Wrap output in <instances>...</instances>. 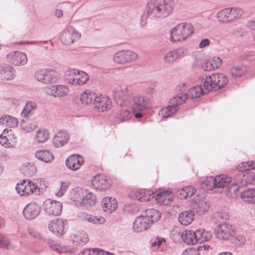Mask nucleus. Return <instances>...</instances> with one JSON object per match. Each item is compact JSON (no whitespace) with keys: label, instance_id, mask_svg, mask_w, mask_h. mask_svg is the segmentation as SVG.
I'll return each mask as SVG.
<instances>
[{"label":"nucleus","instance_id":"1","mask_svg":"<svg viewBox=\"0 0 255 255\" xmlns=\"http://www.w3.org/2000/svg\"><path fill=\"white\" fill-rule=\"evenodd\" d=\"M174 7L173 0H148L146 6L147 16L141 15V23L146 24L147 16L154 19L167 17L173 11Z\"/></svg>","mask_w":255,"mask_h":255},{"label":"nucleus","instance_id":"2","mask_svg":"<svg viewBox=\"0 0 255 255\" xmlns=\"http://www.w3.org/2000/svg\"><path fill=\"white\" fill-rule=\"evenodd\" d=\"M160 217V213L157 210L146 209L135 219L133 224V229L136 232L146 230L152 223L158 221Z\"/></svg>","mask_w":255,"mask_h":255},{"label":"nucleus","instance_id":"3","mask_svg":"<svg viewBox=\"0 0 255 255\" xmlns=\"http://www.w3.org/2000/svg\"><path fill=\"white\" fill-rule=\"evenodd\" d=\"M234 181V179L232 180L230 176L220 175L215 177L213 176L208 177L205 184L208 190H212L215 188H221L226 187L229 189L230 192H233L237 194L236 192L239 189L236 187V184H233Z\"/></svg>","mask_w":255,"mask_h":255},{"label":"nucleus","instance_id":"4","mask_svg":"<svg viewBox=\"0 0 255 255\" xmlns=\"http://www.w3.org/2000/svg\"><path fill=\"white\" fill-rule=\"evenodd\" d=\"M194 31L193 25L187 22L179 23L170 32V40L172 42L183 41L190 37Z\"/></svg>","mask_w":255,"mask_h":255},{"label":"nucleus","instance_id":"5","mask_svg":"<svg viewBox=\"0 0 255 255\" xmlns=\"http://www.w3.org/2000/svg\"><path fill=\"white\" fill-rule=\"evenodd\" d=\"M228 83L226 75L222 73L214 74L203 79V86L207 91H217Z\"/></svg>","mask_w":255,"mask_h":255},{"label":"nucleus","instance_id":"6","mask_svg":"<svg viewBox=\"0 0 255 255\" xmlns=\"http://www.w3.org/2000/svg\"><path fill=\"white\" fill-rule=\"evenodd\" d=\"M243 9L237 7H227L219 10L216 15L219 22L227 24L239 19L244 14Z\"/></svg>","mask_w":255,"mask_h":255},{"label":"nucleus","instance_id":"7","mask_svg":"<svg viewBox=\"0 0 255 255\" xmlns=\"http://www.w3.org/2000/svg\"><path fill=\"white\" fill-rule=\"evenodd\" d=\"M36 108V104L33 102H27L25 107L21 112V116L26 118L23 120L20 123L21 127L23 130L29 132L37 127V123L34 122L31 124L30 123V117L33 114V110Z\"/></svg>","mask_w":255,"mask_h":255},{"label":"nucleus","instance_id":"8","mask_svg":"<svg viewBox=\"0 0 255 255\" xmlns=\"http://www.w3.org/2000/svg\"><path fill=\"white\" fill-rule=\"evenodd\" d=\"M187 96L185 95L184 97H179L176 96L171 99L170 101V105L168 107H166L160 110L159 111V115L162 117L168 118L176 113L179 109V105H181L182 103L186 101Z\"/></svg>","mask_w":255,"mask_h":255},{"label":"nucleus","instance_id":"9","mask_svg":"<svg viewBox=\"0 0 255 255\" xmlns=\"http://www.w3.org/2000/svg\"><path fill=\"white\" fill-rule=\"evenodd\" d=\"M215 232L217 237L220 240H231L236 235L233 227L227 223L218 225L215 229Z\"/></svg>","mask_w":255,"mask_h":255},{"label":"nucleus","instance_id":"10","mask_svg":"<svg viewBox=\"0 0 255 255\" xmlns=\"http://www.w3.org/2000/svg\"><path fill=\"white\" fill-rule=\"evenodd\" d=\"M15 189L21 196H28L34 192L36 194H40V189H37V185L28 179H24L21 183H17Z\"/></svg>","mask_w":255,"mask_h":255},{"label":"nucleus","instance_id":"11","mask_svg":"<svg viewBox=\"0 0 255 255\" xmlns=\"http://www.w3.org/2000/svg\"><path fill=\"white\" fill-rule=\"evenodd\" d=\"M34 76L37 81L45 84L56 82L58 79L57 72L51 69L38 70L35 72Z\"/></svg>","mask_w":255,"mask_h":255},{"label":"nucleus","instance_id":"12","mask_svg":"<svg viewBox=\"0 0 255 255\" xmlns=\"http://www.w3.org/2000/svg\"><path fill=\"white\" fill-rule=\"evenodd\" d=\"M138 58V56L136 53L129 50L119 51L113 56L114 62L121 64L130 63Z\"/></svg>","mask_w":255,"mask_h":255},{"label":"nucleus","instance_id":"13","mask_svg":"<svg viewBox=\"0 0 255 255\" xmlns=\"http://www.w3.org/2000/svg\"><path fill=\"white\" fill-rule=\"evenodd\" d=\"M81 37V33L72 26H67L62 31L60 40L65 45H70Z\"/></svg>","mask_w":255,"mask_h":255},{"label":"nucleus","instance_id":"14","mask_svg":"<svg viewBox=\"0 0 255 255\" xmlns=\"http://www.w3.org/2000/svg\"><path fill=\"white\" fill-rule=\"evenodd\" d=\"M151 107L149 98L142 96H136L133 98L132 111L142 112Z\"/></svg>","mask_w":255,"mask_h":255},{"label":"nucleus","instance_id":"15","mask_svg":"<svg viewBox=\"0 0 255 255\" xmlns=\"http://www.w3.org/2000/svg\"><path fill=\"white\" fill-rule=\"evenodd\" d=\"M92 186L97 190L105 191L111 186L109 178L103 174H97L92 179Z\"/></svg>","mask_w":255,"mask_h":255},{"label":"nucleus","instance_id":"16","mask_svg":"<svg viewBox=\"0 0 255 255\" xmlns=\"http://www.w3.org/2000/svg\"><path fill=\"white\" fill-rule=\"evenodd\" d=\"M46 94L54 97H62L69 93L68 87L65 85H53L45 88Z\"/></svg>","mask_w":255,"mask_h":255},{"label":"nucleus","instance_id":"17","mask_svg":"<svg viewBox=\"0 0 255 255\" xmlns=\"http://www.w3.org/2000/svg\"><path fill=\"white\" fill-rule=\"evenodd\" d=\"M7 61L17 66L24 65L27 62L26 55L21 51L10 52L6 55Z\"/></svg>","mask_w":255,"mask_h":255},{"label":"nucleus","instance_id":"18","mask_svg":"<svg viewBox=\"0 0 255 255\" xmlns=\"http://www.w3.org/2000/svg\"><path fill=\"white\" fill-rule=\"evenodd\" d=\"M112 95L118 104L123 106L125 104V101L129 96V94L127 87H117L113 90Z\"/></svg>","mask_w":255,"mask_h":255},{"label":"nucleus","instance_id":"19","mask_svg":"<svg viewBox=\"0 0 255 255\" xmlns=\"http://www.w3.org/2000/svg\"><path fill=\"white\" fill-rule=\"evenodd\" d=\"M234 180L233 184H236V187L237 186L238 188L241 186H246L248 184H255V174L253 172L245 175L240 173L236 176Z\"/></svg>","mask_w":255,"mask_h":255},{"label":"nucleus","instance_id":"20","mask_svg":"<svg viewBox=\"0 0 255 255\" xmlns=\"http://www.w3.org/2000/svg\"><path fill=\"white\" fill-rule=\"evenodd\" d=\"M67 221L62 219H57L50 221L48 224L49 230L57 236L63 235L65 233Z\"/></svg>","mask_w":255,"mask_h":255},{"label":"nucleus","instance_id":"21","mask_svg":"<svg viewBox=\"0 0 255 255\" xmlns=\"http://www.w3.org/2000/svg\"><path fill=\"white\" fill-rule=\"evenodd\" d=\"M41 207L38 204L33 202L27 204L23 210L24 217L28 220L35 219L40 214Z\"/></svg>","mask_w":255,"mask_h":255},{"label":"nucleus","instance_id":"22","mask_svg":"<svg viewBox=\"0 0 255 255\" xmlns=\"http://www.w3.org/2000/svg\"><path fill=\"white\" fill-rule=\"evenodd\" d=\"M44 208L49 214L58 216L61 214L62 204L61 202L56 201L47 200L44 203Z\"/></svg>","mask_w":255,"mask_h":255},{"label":"nucleus","instance_id":"23","mask_svg":"<svg viewBox=\"0 0 255 255\" xmlns=\"http://www.w3.org/2000/svg\"><path fill=\"white\" fill-rule=\"evenodd\" d=\"M187 50L183 47H179L167 52L164 57L166 63H170L176 59L183 57L187 54Z\"/></svg>","mask_w":255,"mask_h":255},{"label":"nucleus","instance_id":"24","mask_svg":"<svg viewBox=\"0 0 255 255\" xmlns=\"http://www.w3.org/2000/svg\"><path fill=\"white\" fill-rule=\"evenodd\" d=\"M93 105L99 111L103 112L111 108L112 102L108 97L101 95L96 97L93 101Z\"/></svg>","mask_w":255,"mask_h":255},{"label":"nucleus","instance_id":"25","mask_svg":"<svg viewBox=\"0 0 255 255\" xmlns=\"http://www.w3.org/2000/svg\"><path fill=\"white\" fill-rule=\"evenodd\" d=\"M83 163V157L78 154L70 155L66 160V165L67 168L73 171L78 170Z\"/></svg>","mask_w":255,"mask_h":255},{"label":"nucleus","instance_id":"26","mask_svg":"<svg viewBox=\"0 0 255 255\" xmlns=\"http://www.w3.org/2000/svg\"><path fill=\"white\" fill-rule=\"evenodd\" d=\"M70 239L75 246H82L89 241L88 235L83 231H78L70 236Z\"/></svg>","mask_w":255,"mask_h":255},{"label":"nucleus","instance_id":"27","mask_svg":"<svg viewBox=\"0 0 255 255\" xmlns=\"http://www.w3.org/2000/svg\"><path fill=\"white\" fill-rule=\"evenodd\" d=\"M204 88H205L204 87ZM209 91H207L205 89H203L202 85H197L190 89L187 94H185L181 97L186 96V100L188 98L191 99H196L201 96L208 93Z\"/></svg>","mask_w":255,"mask_h":255},{"label":"nucleus","instance_id":"28","mask_svg":"<svg viewBox=\"0 0 255 255\" xmlns=\"http://www.w3.org/2000/svg\"><path fill=\"white\" fill-rule=\"evenodd\" d=\"M102 205L104 211L109 213L115 211L118 207L116 199L111 197L104 198L102 200Z\"/></svg>","mask_w":255,"mask_h":255},{"label":"nucleus","instance_id":"29","mask_svg":"<svg viewBox=\"0 0 255 255\" xmlns=\"http://www.w3.org/2000/svg\"><path fill=\"white\" fill-rule=\"evenodd\" d=\"M69 134L66 131H60L58 132L53 139V142L55 147L63 146L69 140Z\"/></svg>","mask_w":255,"mask_h":255},{"label":"nucleus","instance_id":"30","mask_svg":"<svg viewBox=\"0 0 255 255\" xmlns=\"http://www.w3.org/2000/svg\"><path fill=\"white\" fill-rule=\"evenodd\" d=\"M196 231L185 230L181 235L182 241L189 245H195L198 242Z\"/></svg>","mask_w":255,"mask_h":255},{"label":"nucleus","instance_id":"31","mask_svg":"<svg viewBox=\"0 0 255 255\" xmlns=\"http://www.w3.org/2000/svg\"><path fill=\"white\" fill-rule=\"evenodd\" d=\"M194 219V213L193 211H186L180 213L178 217L179 222L184 226L191 224Z\"/></svg>","mask_w":255,"mask_h":255},{"label":"nucleus","instance_id":"32","mask_svg":"<svg viewBox=\"0 0 255 255\" xmlns=\"http://www.w3.org/2000/svg\"><path fill=\"white\" fill-rule=\"evenodd\" d=\"M35 155L37 159L45 163L51 162L54 158L53 153L48 150H37Z\"/></svg>","mask_w":255,"mask_h":255},{"label":"nucleus","instance_id":"33","mask_svg":"<svg viewBox=\"0 0 255 255\" xmlns=\"http://www.w3.org/2000/svg\"><path fill=\"white\" fill-rule=\"evenodd\" d=\"M241 198L247 203H255V188H249L242 191Z\"/></svg>","mask_w":255,"mask_h":255},{"label":"nucleus","instance_id":"34","mask_svg":"<svg viewBox=\"0 0 255 255\" xmlns=\"http://www.w3.org/2000/svg\"><path fill=\"white\" fill-rule=\"evenodd\" d=\"M135 198L140 202L150 201L154 198V193L151 191L142 190L138 191L135 194Z\"/></svg>","mask_w":255,"mask_h":255},{"label":"nucleus","instance_id":"35","mask_svg":"<svg viewBox=\"0 0 255 255\" xmlns=\"http://www.w3.org/2000/svg\"><path fill=\"white\" fill-rule=\"evenodd\" d=\"M95 93H92L90 91L86 90L81 94L80 96V100L82 103L85 105H93V101L96 98Z\"/></svg>","mask_w":255,"mask_h":255},{"label":"nucleus","instance_id":"36","mask_svg":"<svg viewBox=\"0 0 255 255\" xmlns=\"http://www.w3.org/2000/svg\"><path fill=\"white\" fill-rule=\"evenodd\" d=\"M0 123L9 128H15L17 126L18 122L16 118L5 115L0 118Z\"/></svg>","mask_w":255,"mask_h":255},{"label":"nucleus","instance_id":"37","mask_svg":"<svg viewBox=\"0 0 255 255\" xmlns=\"http://www.w3.org/2000/svg\"><path fill=\"white\" fill-rule=\"evenodd\" d=\"M76 73L75 84L74 86H81L87 83L89 79V77L86 73L77 69V72Z\"/></svg>","mask_w":255,"mask_h":255},{"label":"nucleus","instance_id":"38","mask_svg":"<svg viewBox=\"0 0 255 255\" xmlns=\"http://www.w3.org/2000/svg\"><path fill=\"white\" fill-rule=\"evenodd\" d=\"M196 236L198 242L202 243L209 241L212 238L211 232L206 231L204 230H197Z\"/></svg>","mask_w":255,"mask_h":255},{"label":"nucleus","instance_id":"39","mask_svg":"<svg viewBox=\"0 0 255 255\" xmlns=\"http://www.w3.org/2000/svg\"><path fill=\"white\" fill-rule=\"evenodd\" d=\"M77 69H70L65 72V77L66 81L72 85H75Z\"/></svg>","mask_w":255,"mask_h":255},{"label":"nucleus","instance_id":"40","mask_svg":"<svg viewBox=\"0 0 255 255\" xmlns=\"http://www.w3.org/2000/svg\"><path fill=\"white\" fill-rule=\"evenodd\" d=\"M179 194L181 196V198H190L196 192V189L192 187V186H186L183 187L181 190H179Z\"/></svg>","mask_w":255,"mask_h":255},{"label":"nucleus","instance_id":"41","mask_svg":"<svg viewBox=\"0 0 255 255\" xmlns=\"http://www.w3.org/2000/svg\"><path fill=\"white\" fill-rule=\"evenodd\" d=\"M171 192L170 191H159V192L154 196L155 200L157 203L160 204H165L166 199L169 197Z\"/></svg>","mask_w":255,"mask_h":255},{"label":"nucleus","instance_id":"42","mask_svg":"<svg viewBox=\"0 0 255 255\" xmlns=\"http://www.w3.org/2000/svg\"><path fill=\"white\" fill-rule=\"evenodd\" d=\"M247 69L245 66H235L231 69V73L232 77L235 79L242 76L246 73Z\"/></svg>","mask_w":255,"mask_h":255},{"label":"nucleus","instance_id":"43","mask_svg":"<svg viewBox=\"0 0 255 255\" xmlns=\"http://www.w3.org/2000/svg\"><path fill=\"white\" fill-rule=\"evenodd\" d=\"M47 244L52 250L57 252L58 253H63L68 251L66 247L62 246L53 240H48Z\"/></svg>","mask_w":255,"mask_h":255},{"label":"nucleus","instance_id":"44","mask_svg":"<svg viewBox=\"0 0 255 255\" xmlns=\"http://www.w3.org/2000/svg\"><path fill=\"white\" fill-rule=\"evenodd\" d=\"M49 137V132L47 130H39L37 131L36 139L39 143L45 142Z\"/></svg>","mask_w":255,"mask_h":255},{"label":"nucleus","instance_id":"45","mask_svg":"<svg viewBox=\"0 0 255 255\" xmlns=\"http://www.w3.org/2000/svg\"><path fill=\"white\" fill-rule=\"evenodd\" d=\"M1 74L7 80H11L14 77V71L11 66L3 68L1 71Z\"/></svg>","mask_w":255,"mask_h":255},{"label":"nucleus","instance_id":"46","mask_svg":"<svg viewBox=\"0 0 255 255\" xmlns=\"http://www.w3.org/2000/svg\"><path fill=\"white\" fill-rule=\"evenodd\" d=\"M96 196L92 193H87L82 200L83 203L87 206H92L96 204Z\"/></svg>","mask_w":255,"mask_h":255},{"label":"nucleus","instance_id":"47","mask_svg":"<svg viewBox=\"0 0 255 255\" xmlns=\"http://www.w3.org/2000/svg\"><path fill=\"white\" fill-rule=\"evenodd\" d=\"M132 116V113L130 110L122 109L118 116V118L122 122L127 121L130 119Z\"/></svg>","mask_w":255,"mask_h":255},{"label":"nucleus","instance_id":"48","mask_svg":"<svg viewBox=\"0 0 255 255\" xmlns=\"http://www.w3.org/2000/svg\"><path fill=\"white\" fill-rule=\"evenodd\" d=\"M0 247L6 249H12L14 248V246L10 243L6 236L0 234Z\"/></svg>","mask_w":255,"mask_h":255},{"label":"nucleus","instance_id":"49","mask_svg":"<svg viewBox=\"0 0 255 255\" xmlns=\"http://www.w3.org/2000/svg\"><path fill=\"white\" fill-rule=\"evenodd\" d=\"M85 219L90 223L95 224H103L105 222V219L103 217H98L97 216L91 215H86Z\"/></svg>","mask_w":255,"mask_h":255},{"label":"nucleus","instance_id":"50","mask_svg":"<svg viewBox=\"0 0 255 255\" xmlns=\"http://www.w3.org/2000/svg\"><path fill=\"white\" fill-rule=\"evenodd\" d=\"M197 206V212L200 214L205 213L210 208V204L205 200L200 201Z\"/></svg>","mask_w":255,"mask_h":255},{"label":"nucleus","instance_id":"51","mask_svg":"<svg viewBox=\"0 0 255 255\" xmlns=\"http://www.w3.org/2000/svg\"><path fill=\"white\" fill-rule=\"evenodd\" d=\"M69 185L70 183L69 182H61L60 188L58 191L56 193V195L58 197H62L68 189Z\"/></svg>","mask_w":255,"mask_h":255},{"label":"nucleus","instance_id":"52","mask_svg":"<svg viewBox=\"0 0 255 255\" xmlns=\"http://www.w3.org/2000/svg\"><path fill=\"white\" fill-rule=\"evenodd\" d=\"M213 62L211 60H207L203 63L201 66V68L204 71H211L214 70L216 69L214 68V66L213 65Z\"/></svg>","mask_w":255,"mask_h":255},{"label":"nucleus","instance_id":"53","mask_svg":"<svg viewBox=\"0 0 255 255\" xmlns=\"http://www.w3.org/2000/svg\"><path fill=\"white\" fill-rule=\"evenodd\" d=\"M200 248H201V247H199L197 249L194 248L186 250L182 253L181 255H200Z\"/></svg>","mask_w":255,"mask_h":255},{"label":"nucleus","instance_id":"54","mask_svg":"<svg viewBox=\"0 0 255 255\" xmlns=\"http://www.w3.org/2000/svg\"><path fill=\"white\" fill-rule=\"evenodd\" d=\"M211 61L213 62V65L214 66V68L216 69L219 68L220 66L221 65L222 60L219 57H214L213 59L211 60Z\"/></svg>","mask_w":255,"mask_h":255},{"label":"nucleus","instance_id":"55","mask_svg":"<svg viewBox=\"0 0 255 255\" xmlns=\"http://www.w3.org/2000/svg\"><path fill=\"white\" fill-rule=\"evenodd\" d=\"M243 164H244L245 169L246 170H250L254 169L255 168V165L254 164L253 161H249L243 163Z\"/></svg>","mask_w":255,"mask_h":255},{"label":"nucleus","instance_id":"56","mask_svg":"<svg viewBox=\"0 0 255 255\" xmlns=\"http://www.w3.org/2000/svg\"><path fill=\"white\" fill-rule=\"evenodd\" d=\"M210 43V41L208 38L203 39L200 42L199 44V47L200 48H202L203 47H205L207 46H208Z\"/></svg>","mask_w":255,"mask_h":255},{"label":"nucleus","instance_id":"57","mask_svg":"<svg viewBox=\"0 0 255 255\" xmlns=\"http://www.w3.org/2000/svg\"><path fill=\"white\" fill-rule=\"evenodd\" d=\"M28 232L29 235L32 237H33L34 238L37 239L39 238V233L34 231V230L29 229L28 230Z\"/></svg>","mask_w":255,"mask_h":255},{"label":"nucleus","instance_id":"58","mask_svg":"<svg viewBox=\"0 0 255 255\" xmlns=\"http://www.w3.org/2000/svg\"><path fill=\"white\" fill-rule=\"evenodd\" d=\"M248 28L255 30V20H251L248 21L247 23Z\"/></svg>","mask_w":255,"mask_h":255},{"label":"nucleus","instance_id":"59","mask_svg":"<svg viewBox=\"0 0 255 255\" xmlns=\"http://www.w3.org/2000/svg\"><path fill=\"white\" fill-rule=\"evenodd\" d=\"M94 249H89L84 250L81 251V253L84 255H95V253H93Z\"/></svg>","mask_w":255,"mask_h":255},{"label":"nucleus","instance_id":"60","mask_svg":"<svg viewBox=\"0 0 255 255\" xmlns=\"http://www.w3.org/2000/svg\"><path fill=\"white\" fill-rule=\"evenodd\" d=\"M10 158L9 155L5 152H0V159L7 160Z\"/></svg>","mask_w":255,"mask_h":255},{"label":"nucleus","instance_id":"61","mask_svg":"<svg viewBox=\"0 0 255 255\" xmlns=\"http://www.w3.org/2000/svg\"><path fill=\"white\" fill-rule=\"evenodd\" d=\"M40 187H38L37 189H40V193L41 192V190L45 189V188L47 187V185L46 184L45 181L42 180H41L39 182Z\"/></svg>","mask_w":255,"mask_h":255},{"label":"nucleus","instance_id":"62","mask_svg":"<svg viewBox=\"0 0 255 255\" xmlns=\"http://www.w3.org/2000/svg\"><path fill=\"white\" fill-rule=\"evenodd\" d=\"M7 139L6 136L2 137V135H0V143H1L2 145H5L6 146L7 145Z\"/></svg>","mask_w":255,"mask_h":255},{"label":"nucleus","instance_id":"63","mask_svg":"<svg viewBox=\"0 0 255 255\" xmlns=\"http://www.w3.org/2000/svg\"><path fill=\"white\" fill-rule=\"evenodd\" d=\"M235 238H236L237 239L239 240V241L240 242V244H244L245 242V238L242 235H239L238 237L235 236Z\"/></svg>","mask_w":255,"mask_h":255},{"label":"nucleus","instance_id":"64","mask_svg":"<svg viewBox=\"0 0 255 255\" xmlns=\"http://www.w3.org/2000/svg\"><path fill=\"white\" fill-rule=\"evenodd\" d=\"M55 15L57 17H61L63 15V12L60 9H57L55 11Z\"/></svg>","mask_w":255,"mask_h":255}]
</instances>
